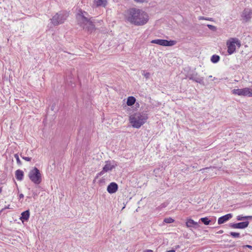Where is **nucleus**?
Returning a JSON list of instances; mask_svg holds the SVG:
<instances>
[{
	"label": "nucleus",
	"mask_w": 252,
	"mask_h": 252,
	"mask_svg": "<svg viewBox=\"0 0 252 252\" xmlns=\"http://www.w3.org/2000/svg\"><path fill=\"white\" fill-rule=\"evenodd\" d=\"M230 235L234 238H239L240 237V233L237 232H231L230 233Z\"/></svg>",
	"instance_id": "b1692460"
},
{
	"label": "nucleus",
	"mask_w": 252,
	"mask_h": 252,
	"mask_svg": "<svg viewBox=\"0 0 252 252\" xmlns=\"http://www.w3.org/2000/svg\"><path fill=\"white\" fill-rule=\"evenodd\" d=\"M209 78H212V75H210V76H209Z\"/></svg>",
	"instance_id": "f704fd0d"
},
{
	"label": "nucleus",
	"mask_w": 252,
	"mask_h": 252,
	"mask_svg": "<svg viewBox=\"0 0 252 252\" xmlns=\"http://www.w3.org/2000/svg\"><path fill=\"white\" fill-rule=\"evenodd\" d=\"M199 20H207L206 18H205L204 17H199Z\"/></svg>",
	"instance_id": "2f4dec72"
},
{
	"label": "nucleus",
	"mask_w": 252,
	"mask_h": 252,
	"mask_svg": "<svg viewBox=\"0 0 252 252\" xmlns=\"http://www.w3.org/2000/svg\"><path fill=\"white\" fill-rule=\"evenodd\" d=\"M151 42L163 46H172L176 43V42L174 40H167L161 39L152 40Z\"/></svg>",
	"instance_id": "1a4fd4ad"
},
{
	"label": "nucleus",
	"mask_w": 252,
	"mask_h": 252,
	"mask_svg": "<svg viewBox=\"0 0 252 252\" xmlns=\"http://www.w3.org/2000/svg\"><path fill=\"white\" fill-rule=\"evenodd\" d=\"M189 79L195 81L197 83L202 84L203 83V78L199 77L197 74H193L189 77Z\"/></svg>",
	"instance_id": "2eb2a0df"
},
{
	"label": "nucleus",
	"mask_w": 252,
	"mask_h": 252,
	"mask_svg": "<svg viewBox=\"0 0 252 252\" xmlns=\"http://www.w3.org/2000/svg\"><path fill=\"white\" fill-rule=\"evenodd\" d=\"M220 58L219 56L214 55L212 56L211 61L213 63H217L220 61Z\"/></svg>",
	"instance_id": "412c9836"
},
{
	"label": "nucleus",
	"mask_w": 252,
	"mask_h": 252,
	"mask_svg": "<svg viewBox=\"0 0 252 252\" xmlns=\"http://www.w3.org/2000/svg\"><path fill=\"white\" fill-rule=\"evenodd\" d=\"M94 4L97 6H105L107 4V0H94Z\"/></svg>",
	"instance_id": "a211bd4d"
},
{
	"label": "nucleus",
	"mask_w": 252,
	"mask_h": 252,
	"mask_svg": "<svg viewBox=\"0 0 252 252\" xmlns=\"http://www.w3.org/2000/svg\"><path fill=\"white\" fill-rule=\"evenodd\" d=\"M142 75L147 79L149 78L150 75L149 72H145V71H143Z\"/></svg>",
	"instance_id": "393cba45"
},
{
	"label": "nucleus",
	"mask_w": 252,
	"mask_h": 252,
	"mask_svg": "<svg viewBox=\"0 0 252 252\" xmlns=\"http://www.w3.org/2000/svg\"><path fill=\"white\" fill-rule=\"evenodd\" d=\"M232 217V215L231 214H228L224 216H223L219 218L218 221V224H222V223H224L225 222L227 221V220H228Z\"/></svg>",
	"instance_id": "4468645a"
},
{
	"label": "nucleus",
	"mask_w": 252,
	"mask_h": 252,
	"mask_svg": "<svg viewBox=\"0 0 252 252\" xmlns=\"http://www.w3.org/2000/svg\"><path fill=\"white\" fill-rule=\"evenodd\" d=\"M23 159H24V160L27 161H30L31 160V158H30V157H22Z\"/></svg>",
	"instance_id": "bb28decb"
},
{
	"label": "nucleus",
	"mask_w": 252,
	"mask_h": 252,
	"mask_svg": "<svg viewBox=\"0 0 252 252\" xmlns=\"http://www.w3.org/2000/svg\"><path fill=\"white\" fill-rule=\"evenodd\" d=\"M248 219H252V216H244L243 215H238L236 217V219L238 221L245 220Z\"/></svg>",
	"instance_id": "aec40b11"
},
{
	"label": "nucleus",
	"mask_w": 252,
	"mask_h": 252,
	"mask_svg": "<svg viewBox=\"0 0 252 252\" xmlns=\"http://www.w3.org/2000/svg\"><path fill=\"white\" fill-rule=\"evenodd\" d=\"M208 27L210 29H212V30H213L215 29V27L213 25H207Z\"/></svg>",
	"instance_id": "cd10ccee"
},
{
	"label": "nucleus",
	"mask_w": 252,
	"mask_h": 252,
	"mask_svg": "<svg viewBox=\"0 0 252 252\" xmlns=\"http://www.w3.org/2000/svg\"><path fill=\"white\" fill-rule=\"evenodd\" d=\"M68 16L66 12H60L55 15L51 19L52 23L54 25H58L64 22Z\"/></svg>",
	"instance_id": "0eeeda50"
},
{
	"label": "nucleus",
	"mask_w": 252,
	"mask_h": 252,
	"mask_svg": "<svg viewBox=\"0 0 252 252\" xmlns=\"http://www.w3.org/2000/svg\"><path fill=\"white\" fill-rule=\"evenodd\" d=\"M28 176L31 181L35 184L38 185L41 182V174L36 167H34L30 171Z\"/></svg>",
	"instance_id": "39448f33"
},
{
	"label": "nucleus",
	"mask_w": 252,
	"mask_h": 252,
	"mask_svg": "<svg viewBox=\"0 0 252 252\" xmlns=\"http://www.w3.org/2000/svg\"><path fill=\"white\" fill-rule=\"evenodd\" d=\"M134 0L136 2H138L142 3V2H144L145 0Z\"/></svg>",
	"instance_id": "c85d7f7f"
},
{
	"label": "nucleus",
	"mask_w": 252,
	"mask_h": 252,
	"mask_svg": "<svg viewBox=\"0 0 252 252\" xmlns=\"http://www.w3.org/2000/svg\"><path fill=\"white\" fill-rule=\"evenodd\" d=\"M126 21L137 26H141L147 23L149 19V14L141 9L132 8L127 10L125 14Z\"/></svg>",
	"instance_id": "f257e3e1"
},
{
	"label": "nucleus",
	"mask_w": 252,
	"mask_h": 252,
	"mask_svg": "<svg viewBox=\"0 0 252 252\" xmlns=\"http://www.w3.org/2000/svg\"><path fill=\"white\" fill-rule=\"evenodd\" d=\"M88 15L87 12L79 10L77 14L76 18L78 24L83 29L89 32H92L94 29V25L92 21L88 17Z\"/></svg>",
	"instance_id": "7ed1b4c3"
},
{
	"label": "nucleus",
	"mask_w": 252,
	"mask_h": 252,
	"mask_svg": "<svg viewBox=\"0 0 252 252\" xmlns=\"http://www.w3.org/2000/svg\"><path fill=\"white\" fill-rule=\"evenodd\" d=\"M200 220L205 225H208L211 221L207 217L201 218Z\"/></svg>",
	"instance_id": "4be33fe9"
},
{
	"label": "nucleus",
	"mask_w": 252,
	"mask_h": 252,
	"mask_svg": "<svg viewBox=\"0 0 252 252\" xmlns=\"http://www.w3.org/2000/svg\"><path fill=\"white\" fill-rule=\"evenodd\" d=\"M245 247H246L248 248H250V249H252V246L251 245H246Z\"/></svg>",
	"instance_id": "72a5a7b5"
},
{
	"label": "nucleus",
	"mask_w": 252,
	"mask_h": 252,
	"mask_svg": "<svg viewBox=\"0 0 252 252\" xmlns=\"http://www.w3.org/2000/svg\"><path fill=\"white\" fill-rule=\"evenodd\" d=\"M30 217V211L29 210H26L23 212L21 214V217H20L21 220L23 222L25 221H27Z\"/></svg>",
	"instance_id": "dca6fc26"
},
{
	"label": "nucleus",
	"mask_w": 252,
	"mask_h": 252,
	"mask_svg": "<svg viewBox=\"0 0 252 252\" xmlns=\"http://www.w3.org/2000/svg\"><path fill=\"white\" fill-rule=\"evenodd\" d=\"M186 224L187 227H193L194 228H197L199 227L198 222L194 221L191 219H187Z\"/></svg>",
	"instance_id": "ddd939ff"
},
{
	"label": "nucleus",
	"mask_w": 252,
	"mask_h": 252,
	"mask_svg": "<svg viewBox=\"0 0 252 252\" xmlns=\"http://www.w3.org/2000/svg\"><path fill=\"white\" fill-rule=\"evenodd\" d=\"M136 101V99L133 96H128L127 98V101H126V104L128 105V106H132V105H133L135 102Z\"/></svg>",
	"instance_id": "6ab92c4d"
},
{
	"label": "nucleus",
	"mask_w": 252,
	"mask_h": 252,
	"mask_svg": "<svg viewBox=\"0 0 252 252\" xmlns=\"http://www.w3.org/2000/svg\"><path fill=\"white\" fill-rule=\"evenodd\" d=\"M241 45L240 41L236 38H230L226 42L227 53L232 55L235 52L236 47L239 48Z\"/></svg>",
	"instance_id": "20e7f679"
},
{
	"label": "nucleus",
	"mask_w": 252,
	"mask_h": 252,
	"mask_svg": "<svg viewBox=\"0 0 252 252\" xmlns=\"http://www.w3.org/2000/svg\"><path fill=\"white\" fill-rule=\"evenodd\" d=\"M143 252H153V251L151 250H146L144 251Z\"/></svg>",
	"instance_id": "7c9ffc66"
},
{
	"label": "nucleus",
	"mask_w": 252,
	"mask_h": 252,
	"mask_svg": "<svg viewBox=\"0 0 252 252\" xmlns=\"http://www.w3.org/2000/svg\"><path fill=\"white\" fill-rule=\"evenodd\" d=\"M163 221L166 223H171L174 221V220L171 218H167L164 219Z\"/></svg>",
	"instance_id": "5701e85b"
},
{
	"label": "nucleus",
	"mask_w": 252,
	"mask_h": 252,
	"mask_svg": "<svg viewBox=\"0 0 252 252\" xmlns=\"http://www.w3.org/2000/svg\"><path fill=\"white\" fill-rule=\"evenodd\" d=\"M241 17L244 22L249 21L252 17V10L249 8L245 9L242 13Z\"/></svg>",
	"instance_id": "9d476101"
},
{
	"label": "nucleus",
	"mask_w": 252,
	"mask_h": 252,
	"mask_svg": "<svg viewBox=\"0 0 252 252\" xmlns=\"http://www.w3.org/2000/svg\"><path fill=\"white\" fill-rule=\"evenodd\" d=\"M117 164L115 163L114 161H107L105 162V165L103 167L102 171L99 173H97L96 178L100 176L103 175L105 172H109L112 171L115 167Z\"/></svg>",
	"instance_id": "6e6552de"
},
{
	"label": "nucleus",
	"mask_w": 252,
	"mask_h": 252,
	"mask_svg": "<svg viewBox=\"0 0 252 252\" xmlns=\"http://www.w3.org/2000/svg\"><path fill=\"white\" fill-rule=\"evenodd\" d=\"M148 119L146 113L137 111L129 115V122L132 127L139 128L146 123Z\"/></svg>",
	"instance_id": "f03ea898"
},
{
	"label": "nucleus",
	"mask_w": 252,
	"mask_h": 252,
	"mask_svg": "<svg viewBox=\"0 0 252 252\" xmlns=\"http://www.w3.org/2000/svg\"><path fill=\"white\" fill-rule=\"evenodd\" d=\"M15 157L16 158L17 161H19V158L18 156H17V155H15Z\"/></svg>",
	"instance_id": "473e14b6"
},
{
	"label": "nucleus",
	"mask_w": 252,
	"mask_h": 252,
	"mask_svg": "<svg viewBox=\"0 0 252 252\" xmlns=\"http://www.w3.org/2000/svg\"><path fill=\"white\" fill-rule=\"evenodd\" d=\"M118 189V186L115 182L111 183L107 188V191L110 194L116 192Z\"/></svg>",
	"instance_id": "f8f14e48"
},
{
	"label": "nucleus",
	"mask_w": 252,
	"mask_h": 252,
	"mask_svg": "<svg viewBox=\"0 0 252 252\" xmlns=\"http://www.w3.org/2000/svg\"><path fill=\"white\" fill-rule=\"evenodd\" d=\"M24 194H22V193H21L19 194V199H21V198H23L24 197Z\"/></svg>",
	"instance_id": "c756f323"
},
{
	"label": "nucleus",
	"mask_w": 252,
	"mask_h": 252,
	"mask_svg": "<svg viewBox=\"0 0 252 252\" xmlns=\"http://www.w3.org/2000/svg\"><path fill=\"white\" fill-rule=\"evenodd\" d=\"M15 177L17 180L22 181L24 177L23 171L20 169L17 170L15 172Z\"/></svg>",
	"instance_id": "f3484780"
},
{
	"label": "nucleus",
	"mask_w": 252,
	"mask_h": 252,
	"mask_svg": "<svg viewBox=\"0 0 252 252\" xmlns=\"http://www.w3.org/2000/svg\"><path fill=\"white\" fill-rule=\"evenodd\" d=\"M249 224L248 221H244L239 223H232L230 224V227L235 229H245L247 228Z\"/></svg>",
	"instance_id": "9b49d317"
},
{
	"label": "nucleus",
	"mask_w": 252,
	"mask_h": 252,
	"mask_svg": "<svg viewBox=\"0 0 252 252\" xmlns=\"http://www.w3.org/2000/svg\"><path fill=\"white\" fill-rule=\"evenodd\" d=\"M231 93L235 95L252 97V88L250 87L242 89L235 88L231 91Z\"/></svg>",
	"instance_id": "423d86ee"
},
{
	"label": "nucleus",
	"mask_w": 252,
	"mask_h": 252,
	"mask_svg": "<svg viewBox=\"0 0 252 252\" xmlns=\"http://www.w3.org/2000/svg\"><path fill=\"white\" fill-rule=\"evenodd\" d=\"M105 179H103V178H101L100 179L99 181H98V183L100 185H102L103 184H105Z\"/></svg>",
	"instance_id": "a878e982"
},
{
	"label": "nucleus",
	"mask_w": 252,
	"mask_h": 252,
	"mask_svg": "<svg viewBox=\"0 0 252 252\" xmlns=\"http://www.w3.org/2000/svg\"><path fill=\"white\" fill-rule=\"evenodd\" d=\"M1 190H2L0 188V193L1 192Z\"/></svg>",
	"instance_id": "c9c22d12"
}]
</instances>
